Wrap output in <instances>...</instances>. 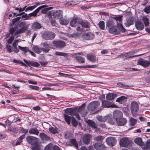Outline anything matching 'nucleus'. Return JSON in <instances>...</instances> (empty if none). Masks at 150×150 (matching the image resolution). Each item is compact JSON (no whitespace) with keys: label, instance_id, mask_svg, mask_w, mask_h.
Returning <instances> with one entry per match:
<instances>
[{"label":"nucleus","instance_id":"nucleus-7","mask_svg":"<svg viewBox=\"0 0 150 150\" xmlns=\"http://www.w3.org/2000/svg\"><path fill=\"white\" fill-rule=\"evenodd\" d=\"M44 47H42V51L45 52H48L51 48L50 43L48 42H45L41 43Z\"/></svg>","mask_w":150,"mask_h":150},{"label":"nucleus","instance_id":"nucleus-35","mask_svg":"<svg viewBox=\"0 0 150 150\" xmlns=\"http://www.w3.org/2000/svg\"><path fill=\"white\" fill-rule=\"evenodd\" d=\"M87 58L88 60L92 62H95L96 60V56L92 54H88Z\"/></svg>","mask_w":150,"mask_h":150},{"label":"nucleus","instance_id":"nucleus-49","mask_svg":"<svg viewBox=\"0 0 150 150\" xmlns=\"http://www.w3.org/2000/svg\"><path fill=\"white\" fill-rule=\"evenodd\" d=\"M128 54L125 53L123 54L119 55L118 56L119 57L123 58L124 59H127L131 57H127Z\"/></svg>","mask_w":150,"mask_h":150},{"label":"nucleus","instance_id":"nucleus-11","mask_svg":"<svg viewBox=\"0 0 150 150\" xmlns=\"http://www.w3.org/2000/svg\"><path fill=\"white\" fill-rule=\"evenodd\" d=\"M106 142L108 145L110 146H113L115 144L116 141L115 137H110L106 139Z\"/></svg>","mask_w":150,"mask_h":150},{"label":"nucleus","instance_id":"nucleus-16","mask_svg":"<svg viewBox=\"0 0 150 150\" xmlns=\"http://www.w3.org/2000/svg\"><path fill=\"white\" fill-rule=\"evenodd\" d=\"M113 116L115 120H117L122 117V114L120 111L118 110H115L113 112Z\"/></svg>","mask_w":150,"mask_h":150},{"label":"nucleus","instance_id":"nucleus-24","mask_svg":"<svg viewBox=\"0 0 150 150\" xmlns=\"http://www.w3.org/2000/svg\"><path fill=\"white\" fill-rule=\"evenodd\" d=\"M134 142L137 145L140 146H143L144 145V142L142 140V139L140 137L136 138L134 140Z\"/></svg>","mask_w":150,"mask_h":150},{"label":"nucleus","instance_id":"nucleus-58","mask_svg":"<svg viewBox=\"0 0 150 150\" xmlns=\"http://www.w3.org/2000/svg\"><path fill=\"white\" fill-rule=\"evenodd\" d=\"M14 36H11L7 40V42L8 44H11L14 39Z\"/></svg>","mask_w":150,"mask_h":150},{"label":"nucleus","instance_id":"nucleus-50","mask_svg":"<svg viewBox=\"0 0 150 150\" xmlns=\"http://www.w3.org/2000/svg\"><path fill=\"white\" fill-rule=\"evenodd\" d=\"M117 26L118 28V30H119L120 32L121 31L122 33H124L125 32V29L121 24Z\"/></svg>","mask_w":150,"mask_h":150},{"label":"nucleus","instance_id":"nucleus-9","mask_svg":"<svg viewBox=\"0 0 150 150\" xmlns=\"http://www.w3.org/2000/svg\"><path fill=\"white\" fill-rule=\"evenodd\" d=\"M137 64L142 66L144 67H147L149 66L150 63L149 61L141 59L138 60Z\"/></svg>","mask_w":150,"mask_h":150},{"label":"nucleus","instance_id":"nucleus-60","mask_svg":"<svg viewBox=\"0 0 150 150\" xmlns=\"http://www.w3.org/2000/svg\"><path fill=\"white\" fill-rule=\"evenodd\" d=\"M144 11L147 13L150 12V6H146L144 9Z\"/></svg>","mask_w":150,"mask_h":150},{"label":"nucleus","instance_id":"nucleus-42","mask_svg":"<svg viewBox=\"0 0 150 150\" xmlns=\"http://www.w3.org/2000/svg\"><path fill=\"white\" fill-rule=\"evenodd\" d=\"M104 139V137L103 136L100 135L95 137L94 139L97 141L100 142L101 143Z\"/></svg>","mask_w":150,"mask_h":150},{"label":"nucleus","instance_id":"nucleus-14","mask_svg":"<svg viewBox=\"0 0 150 150\" xmlns=\"http://www.w3.org/2000/svg\"><path fill=\"white\" fill-rule=\"evenodd\" d=\"M82 37L83 38L86 40H92L94 38V35L91 32H89L83 34Z\"/></svg>","mask_w":150,"mask_h":150},{"label":"nucleus","instance_id":"nucleus-20","mask_svg":"<svg viewBox=\"0 0 150 150\" xmlns=\"http://www.w3.org/2000/svg\"><path fill=\"white\" fill-rule=\"evenodd\" d=\"M91 135L88 134H85L83 138V142L85 144H87L89 143L90 139H91Z\"/></svg>","mask_w":150,"mask_h":150},{"label":"nucleus","instance_id":"nucleus-2","mask_svg":"<svg viewBox=\"0 0 150 150\" xmlns=\"http://www.w3.org/2000/svg\"><path fill=\"white\" fill-rule=\"evenodd\" d=\"M100 105V103L98 101H93L90 103L88 106V111H90L91 114L95 113V110Z\"/></svg>","mask_w":150,"mask_h":150},{"label":"nucleus","instance_id":"nucleus-19","mask_svg":"<svg viewBox=\"0 0 150 150\" xmlns=\"http://www.w3.org/2000/svg\"><path fill=\"white\" fill-rule=\"evenodd\" d=\"M118 126H122L124 125L127 122V120L124 118H123L121 119H119L115 120Z\"/></svg>","mask_w":150,"mask_h":150},{"label":"nucleus","instance_id":"nucleus-10","mask_svg":"<svg viewBox=\"0 0 150 150\" xmlns=\"http://www.w3.org/2000/svg\"><path fill=\"white\" fill-rule=\"evenodd\" d=\"M130 141L126 137L121 139L120 141V144L121 146L125 147H127L129 144Z\"/></svg>","mask_w":150,"mask_h":150},{"label":"nucleus","instance_id":"nucleus-46","mask_svg":"<svg viewBox=\"0 0 150 150\" xmlns=\"http://www.w3.org/2000/svg\"><path fill=\"white\" fill-rule=\"evenodd\" d=\"M71 123L72 125L74 127H76L78 123L73 116L72 117Z\"/></svg>","mask_w":150,"mask_h":150},{"label":"nucleus","instance_id":"nucleus-29","mask_svg":"<svg viewBox=\"0 0 150 150\" xmlns=\"http://www.w3.org/2000/svg\"><path fill=\"white\" fill-rule=\"evenodd\" d=\"M116 94L113 93H109L107 94L106 96V99L109 100H111L116 97Z\"/></svg>","mask_w":150,"mask_h":150},{"label":"nucleus","instance_id":"nucleus-21","mask_svg":"<svg viewBox=\"0 0 150 150\" xmlns=\"http://www.w3.org/2000/svg\"><path fill=\"white\" fill-rule=\"evenodd\" d=\"M45 150H60V148L57 146H52L51 144H49L46 146L45 148Z\"/></svg>","mask_w":150,"mask_h":150},{"label":"nucleus","instance_id":"nucleus-8","mask_svg":"<svg viewBox=\"0 0 150 150\" xmlns=\"http://www.w3.org/2000/svg\"><path fill=\"white\" fill-rule=\"evenodd\" d=\"M53 44L57 48H61L64 47L66 45L65 42L61 40H53L52 41Z\"/></svg>","mask_w":150,"mask_h":150},{"label":"nucleus","instance_id":"nucleus-41","mask_svg":"<svg viewBox=\"0 0 150 150\" xmlns=\"http://www.w3.org/2000/svg\"><path fill=\"white\" fill-rule=\"evenodd\" d=\"M127 98L125 96H121L118 98L116 100V102L122 103V102L126 100Z\"/></svg>","mask_w":150,"mask_h":150},{"label":"nucleus","instance_id":"nucleus-18","mask_svg":"<svg viewBox=\"0 0 150 150\" xmlns=\"http://www.w3.org/2000/svg\"><path fill=\"white\" fill-rule=\"evenodd\" d=\"M79 24L81 25L82 27L83 28H89L90 26L89 22L86 21L81 20L80 19Z\"/></svg>","mask_w":150,"mask_h":150},{"label":"nucleus","instance_id":"nucleus-53","mask_svg":"<svg viewBox=\"0 0 150 150\" xmlns=\"http://www.w3.org/2000/svg\"><path fill=\"white\" fill-rule=\"evenodd\" d=\"M55 54L56 55L63 56H66L67 55V54L66 53L57 51L55 52Z\"/></svg>","mask_w":150,"mask_h":150},{"label":"nucleus","instance_id":"nucleus-33","mask_svg":"<svg viewBox=\"0 0 150 150\" xmlns=\"http://www.w3.org/2000/svg\"><path fill=\"white\" fill-rule=\"evenodd\" d=\"M70 143L73 145L77 149L78 148V144L75 139H72L70 141Z\"/></svg>","mask_w":150,"mask_h":150},{"label":"nucleus","instance_id":"nucleus-6","mask_svg":"<svg viewBox=\"0 0 150 150\" xmlns=\"http://www.w3.org/2000/svg\"><path fill=\"white\" fill-rule=\"evenodd\" d=\"M102 105L100 107L99 110L97 111H100L103 109V108L113 107L111 103L106 100H103L102 101Z\"/></svg>","mask_w":150,"mask_h":150},{"label":"nucleus","instance_id":"nucleus-30","mask_svg":"<svg viewBox=\"0 0 150 150\" xmlns=\"http://www.w3.org/2000/svg\"><path fill=\"white\" fill-rule=\"evenodd\" d=\"M26 27L20 28L19 29L17 30L14 33V35H16L19 34L23 33L25 32L26 30Z\"/></svg>","mask_w":150,"mask_h":150},{"label":"nucleus","instance_id":"nucleus-43","mask_svg":"<svg viewBox=\"0 0 150 150\" xmlns=\"http://www.w3.org/2000/svg\"><path fill=\"white\" fill-rule=\"evenodd\" d=\"M76 60L79 63H83L84 62L85 59L84 57L81 56L77 57L76 58Z\"/></svg>","mask_w":150,"mask_h":150},{"label":"nucleus","instance_id":"nucleus-55","mask_svg":"<svg viewBox=\"0 0 150 150\" xmlns=\"http://www.w3.org/2000/svg\"><path fill=\"white\" fill-rule=\"evenodd\" d=\"M20 131L21 133H24L25 135V134L27 133L28 132V129H25L23 127H20Z\"/></svg>","mask_w":150,"mask_h":150},{"label":"nucleus","instance_id":"nucleus-12","mask_svg":"<svg viewBox=\"0 0 150 150\" xmlns=\"http://www.w3.org/2000/svg\"><path fill=\"white\" fill-rule=\"evenodd\" d=\"M78 114V113L80 114L83 117H85L87 114V111L85 110L84 105H82L79 107L78 109V112L77 111Z\"/></svg>","mask_w":150,"mask_h":150},{"label":"nucleus","instance_id":"nucleus-25","mask_svg":"<svg viewBox=\"0 0 150 150\" xmlns=\"http://www.w3.org/2000/svg\"><path fill=\"white\" fill-rule=\"evenodd\" d=\"M29 133L30 134H34L38 135L39 132L38 130L35 127L30 128L29 131Z\"/></svg>","mask_w":150,"mask_h":150},{"label":"nucleus","instance_id":"nucleus-27","mask_svg":"<svg viewBox=\"0 0 150 150\" xmlns=\"http://www.w3.org/2000/svg\"><path fill=\"white\" fill-rule=\"evenodd\" d=\"M41 27L40 24L36 22H34L32 25V28L34 30L39 29L41 28Z\"/></svg>","mask_w":150,"mask_h":150},{"label":"nucleus","instance_id":"nucleus-36","mask_svg":"<svg viewBox=\"0 0 150 150\" xmlns=\"http://www.w3.org/2000/svg\"><path fill=\"white\" fill-rule=\"evenodd\" d=\"M33 50L36 53L39 54L42 51V47H39L37 46H34L32 48Z\"/></svg>","mask_w":150,"mask_h":150},{"label":"nucleus","instance_id":"nucleus-59","mask_svg":"<svg viewBox=\"0 0 150 150\" xmlns=\"http://www.w3.org/2000/svg\"><path fill=\"white\" fill-rule=\"evenodd\" d=\"M7 51L8 52H12L11 50V46L7 45H6V47Z\"/></svg>","mask_w":150,"mask_h":150},{"label":"nucleus","instance_id":"nucleus-26","mask_svg":"<svg viewBox=\"0 0 150 150\" xmlns=\"http://www.w3.org/2000/svg\"><path fill=\"white\" fill-rule=\"evenodd\" d=\"M24 62L26 63L28 66H32L38 67L40 66V64L37 62H28L27 60L25 59H23Z\"/></svg>","mask_w":150,"mask_h":150},{"label":"nucleus","instance_id":"nucleus-45","mask_svg":"<svg viewBox=\"0 0 150 150\" xmlns=\"http://www.w3.org/2000/svg\"><path fill=\"white\" fill-rule=\"evenodd\" d=\"M137 122V120L132 118L130 119V125L132 126L134 125Z\"/></svg>","mask_w":150,"mask_h":150},{"label":"nucleus","instance_id":"nucleus-51","mask_svg":"<svg viewBox=\"0 0 150 150\" xmlns=\"http://www.w3.org/2000/svg\"><path fill=\"white\" fill-rule=\"evenodd\" d=\"M16 28L15 27L11 28L9 30L10 34L11 35V36H15L13 35L14 33L15 32Z\"/></svg>","mask_w":150,"mask_h":150},{"label":"nucleus","instance_id":"nucleus-3","mask_svg":"<svg viewBox=\"0 0 150 150\" xmlns=\"http://www.w3.org/2000/svg\"><path fill=\"white\" fill-rule=\"evenodd\" d=\"M131 109L132 115L136 117L138 113L139 109V106L137 102L133 101L131 104Z\"/></svg>","mask_w":150,"mask_h":150},{"label":"nucleus","instance_id":"nucleus-15","mask_svg":"<svg viewBox=\"0 0 150 150\" xmlns=\"http://www.w3.org/2000/svg\"><path fill=\"white\" fill-rule=\"evenodd\" d=\"M93 145L95 149L97 150H104L105 148V146L101 143H96Z\"/></svg>","mask_w":150,"mask_h":150},{"label":"nucleus","instance_id":"nucleus-54","mask_svg":"<svg viewBox=\"0 0 150 150\" xmlns=\"http://www.w3.org/2000/svg\"><path fill=\"white\" fill-rule=\"evenodd\" d=\"M108 122L111 125H113L115 123V120L114 119H112V118L108 117Z\"/></svg>","mask_w":150,"mask_h":150},{"label":"nucleus","instance_id":"nucleus-4","mask_svg":"<svg viewBox=\"0 0 150 150\" xmlns=\"http://www.w3.org/2000/svg\"><path fill=\"white\" fill-rule=\"evenodd\" d=\"M55 34L52 32H47L44 33L42 35L43 39L46 40H52L54 38Z\"/></svg>","mask_w":150,"mask_h":150},{"label":"nucleus","instance_id":"nucleus-17","mask_svg":"<svg viewBox=\"0 0 150 150\" xmlns=\"http://www.w3.org/2000/svg\"><path fill=\"white\" fill-rule=\"evenodd\" d=\"M80 18H76L72 19L70 22V24L72 27H76L80 24Z\"/></svg>","mask_w":150,"mask_h":150},{"label":"nucleus","instance_id":"nucleus-38","mask_svg":"<svg viewBox=\"0 0 150 150\" xmlns=\"http://www.w3.org/2000/svg\"><path fill=\"white\" fill-rule=\"evenodd\" d=\"M97 120L100 122H105L108 119V117H102L100 115H98L96 117Z\"/></svg>","mask_w":150,"mask_h":150},{"label":"nucleus","instance_id":"nucleus-32","mask_svg":"<svg viewBox=\"0 0 150 150\" xmlns=\"http://www.w3.org/2000/svg\"><path fill=\"white\" fill-rule=\"evenodd\" d=\"M114 25V23L112 20H109L107 21L106 23V26L108 27L109 29L113 27Z\"/></svg>","mask_w":150,"mask_h":150},{"label":"nucleus","instance_id":"nucleus-48","mask_svg":"<svg viewBox=\"0 0 150 150\" xmlns=\"http://www.w3.org/2000/svg\"><path fill=\"white\" fill-rule=\"evenodd\" d=\"M142 20L144 22L145 25L147 26L149 24L148 19L146 17H144L142 18Z\"/></svg>","mask_w":150,"mask_h":150},{"label":"nucleus","instance_id":"nucleus-64","mask_svg":"<svg viewBox=\"0 0 150 150\" xmlns=\"http://www.w3.org/2000/svg\"><path fill=\"white\" fill-rule=\"evenodd\" d=\"M26 23L25 21H23L21 22L19 24V27L20 28L21 27H25V25Z\"/></svg>","mask_w":150,"mask_h":150},{"label":"nucleus","instance_id":"nucleus-31","mask_svg":"<svg viewBox=\"0 0 150 150\" xmlns=\"http://www.w3.org/2000/svg\"><path fill=\"white\" fill-rule=\"evenodd\" d=\"M39 136L42 140L48 141L50 139V138L43 133H40Z\"/></svg>","mask_w":150,"mask_h":150},{"label":"nucleus","instance_id":"nucleus-61","mask_svg":"<svg viewBox=\"0 0 150 150\" xmlns=\"http://www.w3.org/2000/svg\"><path fill=\"white\" fill-rule=\"evenodd\" d=\"M18 47L20 50L23 51L25 53L27 52V50L26 49V47H23L20 46H19Z\"/></svg>","mask_w":150,"mask_h":150},{"label":"nucleus","instance_id":"nucleus-52","mask_svg":"<svg viewBox=\"0 0 150 150\" xmlns=\"http://www.w3.org/2000/svg\"><path fill=\"white\" fill-rule=\"evenodd\" d=\"M37 6L36 5H34L30 6H29L28 7H26V8L25 10V12H27L28 11L30 10L32 11L33 9L35 8Z\"/></svg>","mask_w":150,"mask_h":150},{"label":"nucleus","instance_id":"nucleus-28","mask_svg":"<svg viewBox=\"0 0 150 150\" xmlns=\"http://www.w3.org/2000/svg\"><path fill=\"white\" fill-rule=\"evenodd\" d=\"M134 19L132 17H130L128 18L127 22L125 23V24L126 27H129L130 25L133 24Z\"/></svg>","mask_w":150,"mask_h":150},{"label":"nucleus","instance_id":"nucleus-5","mask_svg":"<svg viewBox=\"0 0 150 150\" xmlns=\"http://www.w3.org/2000/svg\"><path fill=\"white\" fill-rule=\"evenodd\" d=\"M26 140L29 144L31 145L36 144L38 141L37 138L30 135L26 137Z\"/></svg>","mask_w":150,"mask_h":150},{"label":"nucleus","instance_id":"nucleus-39","mask_svg":"<svg viewBox=\"0 0 150 150\" xmlns=\"http://www.w3.org/2000/svg\"><path fill=\"white\" fill-rule=\"evenodd\" d=\"M24 138L25 134L22 135L20 137L16 142V145L17 146L20 145L21 143L22 142L23 139Z\"/></svg>","mask_w":150,"mask_h":150},{"label":"nucleus","instance_id":"nucleus-40","mask_svg":"<svg viewBox=\"0 0 150 150\" xmlns=\"http://www.w3.org/2000/svg\"><path fill=\"white\" fill-rule=\"evenodd\" d=\"M57 128L55 126L49 128V131L53 134H55L57 132Z\"/></svg>","mask_w":150,"mask_h":150},{"label":"nucleus","instance_id":"nucleus-63","mask_svg":"<svg viewBox=\"0 0 150 150\" xmlns=\"http://www.w3.org/2000/svg\"><path fill=\"white\" fill-rule=\"evenodd\" d=\"M117 84L119 86L122 87H129L128 86L125 85L123 83L121 82L117 83Z\"/></svg>","mask_w":150,"mask_h":150},{"label":"nucleus","instance_id":"nucleus-34","mask_svg":"<svg viewBox=\"0 0 150 150\" xmlns=\"http://www.w3.org/2000/svg\"><path fill=\"white\" fill-rule=\"evenodd\" d=\"M88 125L93 128H96L97 127L96 123L93 121L88 120L87 122Z\"/></svg>","mask_w":150,"mask_h":150},{"label":"nucleus","instance_id":"nucleus-57","mask_svg":"<svg viewBox=\"0 0 150 150\" xmlns=\"http://www.w3.org/2000/svg\"><path fill=\"white\" fill-rule=\"evenodd\" d=\"M30 88L35 90H39V87L38 86H34L33 85H30L29 86Z\"/></svg>","mask_w":150,"mask_h":150},{"label":"nucleus","instance_id":"nucleus-22","mask_svg":"<svg viewBox=\"0 0 150 150\" xmlns=\"http://www.w3.org/2000/svg\"><path fill=\"white\" fill-rule=\"evenodd\" d=\"M109 32L112 34L117 35L120 33V30L117 29L115 26L109 29Z\"/></svg>","mask_w":150,"mask_h":150},{"label":"nucleus","instance_id":"nucleus-37","mask_svg":"<svg viewBox=\"0 0 150 150\" xmlns=\"http://www.w3.org/2000/svg\"><path fill=\"white\" fill-rule=\"evenodd\" d=\"M122 16L120 15L117 16H115L113 17H112V18L117 21V25H118L119 24H118L117 21L120 22L122 21Z\"/></svg>","mask_w":150,"mask_h":150},{"label":"nucleus","instance_id":"nucleus-44","mask_svg":"<svg viewBox=\"0 0 150 150\" xmlns=\"http://www.w3.org/2000/svg\"><path fill=\"white\" fill-rule=\"evenodd\" d=\"M100 28L101 30H103L105 28V23L102 21H100L98 23Z\"/></svg>","mask_w":150,"mask_h":150},{"label":"nucleus","instance_id":"nucleus-47","mask_svg":"<svg viewBox=\"0 0 150 150\" xmlns=\"http://www.w3.org/2000/svg\"><path fill=\"white\" fill-rule=\"evenodd\" d=\"M59 22L61 24L65 25L69 23V21L65 19H59Z\"/></svg>","mask_w":150,"mask_h":150},{"label":"nucleus","instance_id":"nucleus-1","mask_svg":"<svg viewBox=\"0 0 150 150\" xmlns=\"http://www.w3.org/2000/svg\"><path fill=\"white\" fill-rule=\"evenodd\" d=\"M64 112L66 114L64 115V118L68 124L70 125L71 121L72 120V117L73 116L77 119H80V117L77 112L76 109L71 108H68L65 109Z\"/></svg>","mask_w":150,"mask_h":150},{"label":"nucleus","instance_id":"nucleus-56","mask_svg":"<svg viewBox=\"0 0 150 150\" xmlns=\"http://www.w3.org/2000/svg\"><path fill=\"white\" fill-rule=\"evenodd\" d=\"M50 9L49 8H45L42 9L41 11V13L43 14H46L47 11Z\"/></svg>","mask_w":150,"mask_h":150},{"label":"nucleus","instance_id":"nucleus-13","mask_svg":"<svg viewBox=\"0 0 150 150\" xmlns=\"http://www.w3.org/2000/svg\"><path fill=\"white\" fill-rule=\"evenodd\" d=\"M52 16L57 19H61L62 17V11L60 10L56 11L53 12Z\"/></svg>","mask_w":150,"mask_h":150},{"label":"nucleus","instance_id":"nucleus-23","mask_svg":"<svg viewBox=\"0 0 150 150\" xmlns=\"http://www.w3.org/2000/svg\"><path fill=\"white\" fill-rule=\"evenodd\" d=\"M135 25L137 29L139 30H142L144 28L143 24L140 21H136L135 23Z\"/></svg>","mask_w":150,"mask_h":150},{"label":"nucleus","instance_id":"nucleus-62","mask_svg":"<svg viewBox=\"0 0 150 150\" xmlns=\"http://www.w3.org/2000/svg\"><path fill=\"white\" fill-rule=\"evenodd\" d=\"M146 148L149 149L150 148V140L148 139L146 142Z\"/></svg>","mask_w":150,"mask_h":150}]
</instances>
